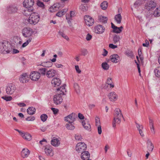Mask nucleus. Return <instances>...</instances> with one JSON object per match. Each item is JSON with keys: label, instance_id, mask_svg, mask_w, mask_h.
Instances as JSON below:
<instances>
[{"label": "nucleus", "instance_id": "nucleus-1", "mask_svg": "<svg viewBox=\"0 0 160 160\" xmlns=\"http://www.w3.org/2000/svg\"><path fill=\"white\" fill-rule=\"evenodd\" d=\"M114 114L113 120L112 122V127L115 128L116 126V123L119 124L121 122V118L122 117L124 119L123 117L121 111L118 108H116L114 111Z\"/></svg>", "mask_w": 160, "mask_h": 160}, {"label": "nucleus", "instance_id": "nucleus-2", "mask_svg": "<svg viewBox=\"0 0 160 160\" xmlns=\"http://www.w3.org/2000/svg\"><path fill=\"white\" fill-rule=\"evenodd\" d=\"M12 48L10 43L6 41L0 42V52L2 53H9L12 50Z\"/></svg>", "mask_w": 160, "mask_h": 160}, {"label": "nucleus", "instance_id": "nucleus-3", "mask_svg": "<svg viewBox=\"0 0 160 160\" xmlns=\"http://www.w3.org/2000/svg\"><path fill=\"white\" fill-rule=\"evenodd\" d=\"M40 16L36 12H33L29 16L28 21L31 24L35 25L39 21Z\"/></svg>", "mask_w": 160, "mask_h": 160}, {"label": "nucleus", "instance_id": "nucleus-4", "mask_svg": "<svg viewBox=\"0 0 160 160\" xmlns=\"http://www.w3.org/2000/svg\"><path fill=\"white\" fill-rule=\"evenodd\" d=\"M34 2V0H24L23 2V5L24 7L28 8L27 12H31L33 11V6Z\"/></svg>", "mask_w": 160, "mask_h": 160}, {"label": "nucleus", "instance_id": "nucleus-5", "mask_svg": "<svg viewBox=\"0 0 160 160\" xmlns=\"http://www.w3.org/2000/svg\"><path fill=\"white\" fill-rule=\"evenodd\" d=\"M16 89V87L14 84H8L6 89V93L8 94L12 95Z\"/></svg>", "mask_w": 160, "mask_h": 160}, {"label": "nucleus", "instance_id": "nucleus-6", "mask_svg": "<svg viewBox=\"0 0 160 160\" xmlns=\"http://www.w3.org/2000/svg\"><path fill=\"white\" fill-rule=\"evenodd\" d=\"M33 32L32 29L29 28H24L22 30V35L26 38H29Z\"/></svg>", "mask_w": 160, "mask_h": 160}, {"label": "nucleus", "instance_id": "nucleus-7", "mask_svg": "<svg viewBox=\"0 0 160 160\" xmlns=\"http://www.w3.org/2000/svg\"><path fill=\"white\" fill-rule=\"evenodd\" d=\"M86 145L84 142H79L77 144L76 149L78 152H82L86 150Z\"/></svg>", "mask_w": 160, "mask_h": 160}, {"label": "nucleus", "instance_id": "nucleus-8", "mask_svg": "<svg viewBox=\"0 0 160 160\" xmlns=\"http://www.w3.org/2000/svg\"><path fill=\"white\" fill-rule=\"evenodd\" d=\"M40 74L39 72L33 71L31 72L29 78L32 81H38L40 77Z\"/></svg>", "mask_w": 160, "mask_h": 160}, {"label": "nucleus", "instance_id": "nucleus-9", "mask_svg": "<svg viewBox=\"0 0 160 160\" xmlns=\"http://www.w3.org/2000/svg\"><path fill=\"white\" fill-rule=\"evenodd\" d=\"M84 19L86 25L88 26H92L94 24V20L90 16L85 15L84 17Z\"/></svg>", "mask_w": 160, "mask_h": 160}, {"label": "nucleus", "instance_id": "nucleus-10", "mask_svg": "<svg viewBox=\"0 0 160 160\" xmlns=\"http://www.w3.org/2000/svg\"><path fill=\"white\" fill-rule=\"evenodd\" d=\"M29 76L27 73H22L20 75L19 78L20 82L22 83H25L28 82L30 79Z\"/></svg>", "mask_w": 160, "mask_h": 160}, {"label": "nucleus", "instance_id": "nucleus-11", "mask_svg": "<svg viewBox=\"0 0 160 160\" xmlns=\"http://www.w3.org/2000/svg\"><path fill=\"white\" fill-rule=\"evenodd\" d=\"M156 5V3L155 2L151 1L145 4V8L148 10H150L155 8Z\"/></svg>", "mask_w": 160, "mask_h": 160}, {"label": "nucleus", "instance_id": "nucleus-12", "mask_svg": "<svg viewBox=\"0 0 160 160\" xmlns=\"http://www.w3.org/2000/svg\"><path fill=\"white\" fill-rule=\"evenodd\" d=\"M62 95L61 94H57L54 96L53 98V101L54 103L56 105H58L61 103L62 102Z\"/></svg>", "mask_w": 160, "mask_h": 160}, {"label": "nucleus", "instance_id": "nucleus-13", "mask_svg": "<svg viewBox=\"0 0 160 160\" xmlns=\"http://www.w3.org/2000/svg\"><path fill=\"white\" fill-rule=\"evenodd\" d=\"M18 8L15 5H11L9 6L7 8V10L9 13H15L17 12Z\"/></svg>", "mask_w": 160, "mask_h": 160}, {"label": "nucleus", "instance_id": "nucleus-14", "mask_svg": "<svg viewBox=\"0 0 160 160\" xmlns=\"http://www.w3.org/2000/svg\"><path fill=\"white\" fill-rule=\"evenodd\" d=\"M95 32L98 34L102 33L105 30V28L101 25H98L94 28Z\"/></svg>", "mask_w": 160, "mask_h": 160}, {"label": "nucleus", "instance_id": "nucleus-15", "mask_svg": "<svg viewBox=\"0 0 160 160\" xmlns=\"http://www.w3.org/2000/svg\"><path fill=\"white\" fill-rule=\"evenodd\" d=\"M57 74V71L55 70L50 69L47 70L46 72V76L48 78H52Z\"/></svg>", "mask_w": 160, "mask_h": 160}, {"label": "nucleus", "instance_id": "nucleus-16", "mask_svg": "<svg viewBox=\"0 0 160 160\" xmlns=\"http://www.w3.org/2000/svg\"><path fill=\"white\" fill-rule=\"evenodd\" d=\"M108 97L110 101L113 102L117 100L118 96L115 92H112L108 95Z\"/></svg>", "mask_w": 160, "mask_h": 160}, {"label": "nucleus", "instance_id": "nucleus-17", "mask_svg": "<svg viewBox=\"0 0 160 160\" xmlns=\"http://www.w3.org/2000/svg\"><path fill=\"white\" fill-rule=\"evenodd\" d=\"M120 57L117 54H114L111 55L110 57V59L112 62L117 63L120 61Z\"/></svg>", "mask_w": 160, "mask_h": 160}, {"label": "nucleus", "instance_id": "nucleus-18", "mask_svg": "<svg viewBox=\"0 0 160 160\" xmlns=\"http://www.w3.org/2000/svg\"><path fill=\"white\" fill-rule=\"evenodd\" d=\"M61 82V80L58 78H54L51 81L52 85L56 87L60 85Z\"/></svg>", "mask_w": 160, "mask_h": 160}, {"label": "nucleus", "instance_id": "nucleus-19", "mask_svg": "<svg viewBox=\"0 0 160 160\" xmlns=\"http://www.w3.org/2000/svg\"><path fill=\"white\" fill-rule=\"evenodd\" d=\"M90 157L89 153L88 151H84L81 154V158L83 160L89 159Z\"/></svg>", "mask_w": 160, "mask_h": 160}, {"label": "nucleus", "instance_id": "nucleus-20", "mask_svg": "<svg viewBox=\"0 0 160 160\" xmlns=\"http://www.w3.org/2000/svg\"><path fill=\"white\" fill-rule=\"evenodd\" d=\"M30 153V151L27 148H23L21 152L22 157L23 158H27L28 156Z\"/></svg>", "mask_w": 160, "mask_h": 160}, {"label": "nucleus", "instance_id": "nucleus-21", "mask_svg": "<svg viewBox=\"0 0 160 160\" xmlns=\"http://www.w3.org/2000/svg\"><path fill=\"white\" fill-rule=\"evenodd\" d=\"M72 114H70L65 117L64 120L66 122H68L69 123H73L75 120V118L72 117Z\"/></svg>", "mask_w": 160, "mask_h": 160}, {"label": "nucleus", "instance_id": "nucleus-22", "mask_svg": "<svg viewBox=\"0 0 160 160\" xmlns=\"http://www.w3.org/2000/svg\"><path fill=\"white\" fill-rule=\"evenodd\" d=\"M111 27L113 29L112 32L117 33H120L122 32V30H120L118 27L116 26L112 22H111Z\"/></svg>", "mask_w": 160, "mask_h": 160}, {"label": "nucleus", "instance_id": "nucleus-23", "mask_svg": "<svg viewBox=\"0 0 160 160\" xmlns=\"http://www.w3.org/2000/svg\"><path fill=\"white\" fill-rule=\"evenodd\" d=\"M149 126L152 133L154 134L155 132L154 127V121L150 117H149Z\"/></svg>", "mask_w": 160, "mask_h": 160}, {"label": "nucleus", "instance_id": "nucleus-24", "mask_svg": "<svg viewBox=\"0 0 160 160\" xmlns=\"http://www.w3.org/2000/svg\"><path fill=\"white\" fill-rule=\"evenodd\" d=\"M147 148L148 151L152 152L154 148V146L151 141L148 140L147 142Z\"/></svg>", "mask_w": 160, "mask_h": 160}, {"label": "nucleus", "instance_id": "nucleus-25", "mask_svg": "<svg viewBox=\"0 0 160 160\" xmlns=\"http://www.w3.org/2000/svg\"><path fill=\"white\" fill-rule=\"evenodd\" d=\"M45 152V153L48 155H49L50 156H52L53 153L52 152V150L51 148L49 147H46L44 149Z\"/></svg>", "mask_w": 160, "mask_h": 160}, {"label": "nucleus", "instance_id": "nucleus-26", "mask_svg": "<svg viewBox=\"0 0 160 160\" xmlns=\"http://www.w3.org/2000/svg\"><path fill=\"white\" fill-rule=\"evenodd\" d=\"M82 124L83 127H84V128L89 131L91 130V126L90 123L87 122H84V121L82 122Z\"/></svg>", "mask_w": 160, "mask_h": 160}, {"label": "nucleus", "instance_id": "nucleus-27", "mask_svg": "<svg viewBox=\"0 0 160 160\" xmlns=\"http://www.w3.org/2000/svg\"><path fill=\"white\" fill-rule=\"evenodd\" d=\"M36 112V109L33 107H30L27 109V112L29 114H34Z\"/></svg>", "mask_w": 160, "mask_h": 160}, {"label": "nucleus", "instance_id": "nucleus-28", "mask_svg": "<svg viewBox=\"0 0 160 160\" xmlns=\"http://www.w3.org/2000/svg\"><path fill=\"white\" fill-rule=\"evenodd\" d=\"M22 136L24 139L28 141L30 140L32 138L31 135L28 133H22Z\"/></svg>", "mask_w": 160, "mask_h": 160}, {"label": "nucleus", "instance_id": "nucleus-29", "mask_svg": "<svg viewBox=\"0 0 160 160\" xmlns=\"http://www.w3.org/2000/svg\"><path fill=\"white\" fill-rule=\"evenodd\" d=\"M66 86V85L64 84L62 87H60L58 88L57 90L58 91H60V92L59 93L61 94H62V95H65L64 92H66V90L65 89V87Z\"/></svg>", "mask_w": 160, "mask_h": 160}, {"label": "nucleus", "instance_id": "nucleus-30", "mask_svg": "<svg viewBox=\"0 0 160 160\" xmlns=\"http://www.w3.org/2000/svg\"><path fill=\"white\" fill-rule=\"evenodd\" d=\"M51 144L54 146H58L60 144V141L57 139H53L51 141Z\"/></svg>", "mask_w": 160, "mask_h": 160}, {"label": "nucleus", "instance_id": "nucleus-31", "mask_svg": "<svg viewBox=\"0 0 160 160\" xmlns=\"http://www.w3.org/2000/svg\"><path fill=\"white\" fill-rule=\"evenodd\" d=\"M98 20L100 22L106 23L107 22L108 18L106 17L101 16L99 17Z\"/></svg>", "mask_w": 160, "mask_h": 160}, {"label": "nucleus", "instance_id": "nucleus-32", "mask_svg": "<svg viewBox=\"0 0 160 160\" xmlns=\"http://www.w3.org/2000/svg\"><path fill=\"white\" fill-rule=\"evenodd\" d=\"M122 18L121 15L120 13L116 15L114 17L115 20L118 24H120L121 22Z\"/></svg>", "mask_w": 160, "mask_h": 160}, {"label": "nucleus", "instance_id": "nucleus-33", "mask_svg": "<svg viewBox=\"0 0 160 160\" xmlns=\"http://www.w3.org/2000/svg\"><path fill=\"white\" fill-rule=\"evenodd\" d=\"M68 124H67L66 125V128L67 129L69 130H74L75 128V127L73 124V123H69Z\"/></svg>", "mask_w": 160, "mask_h": 160}, {"label": "nucleus", "instance_id": "nucleus-34", "mask_svg": "<svg viewBox=\"0 0 160 160\" xmlns=\"http://www.w3.org/2000/svg\"><path fill=\"white\" fill-rule=\"evenodd\" d=\"M47 69L46 68H40L38 70L40 74H41L42 75H46V72H47Z\"/></svg>", "mask_w": 160, "mask_h": 160}, {"label": "nucleus", "instance_id": "nucleus-35", "mask_svg": "<svg viewBox=\"0 0 160 160\" xmlns=\"http://www.w3.org/2000/svg\"><path fill=\"white\" fill-rule=\"evenodd\" d=\"M120 39V37L119 35L115 34L113 36V41L115 44L119 42Z\"/></svg>", "mask_w": 160, "mask_h": 160}, {"label": "nucleus", "instance_id": "nucleus-36", "mask_svg": "<svg viewBox=\"0 0 160 160\" xmlns=\"http://www.w3.org/2000/svg\"><path fill=\"white\" fill-rule=\"evenodd\" d=\"M153 15L154 17H159L160 16V7L157 8L154 11Z\"/></svg>", "mask_w": 160, "mask_h": 160}, {"label": "nucleus", "instance_id": "nucleus-37", "mask_svg": "<svg viewBox=\"0 0 160 160\" xmlns=\"http://www.w3.org/2000/svg\"><path fill=\"white\" fill-rule=\"evenodd\" d=\"M58 9V7H57V5L54 4L49 8V11L52 12H54L57 11Z\"/></svg>", "mask_w": 160, "mask_h": 160}, {"label": "nucleus", "instance_id": "nucleus-38", "mask_svg": "<svg viewBox=\"0 0 160 160\" xmlns=\"http://www.w3.org/2000/svg\"><path fill=\"white\" fill-rule=\"evenodd\" d=\"M108 7V3L107 1H104L102 2L101 4V8L105 10L107 9Z\"/></svg>", "mask_w": 160, "mask_h": 160}, {"label": "nucleus", "instance_id": "nucleus-39", "mask_svg": "<svg viewBox=\"0 0 160 160\" xmlns=\"http://www.w3.org/2000/svg\"><path fill=\"white\" fill-rule=\"evenodd\" d=\"M74 88L76 92L78 94L80 92V88L78 84L77 83H74L73 84Z\"/></svg>", "mask_w": 160, "mask_h": 160}, {"label": "nucleus", "instance_id": "nucleus-40", "mask_svg": "<svg viewBox=\"0 0 160 160\" xmlns=\"http://www.w3.org/2000/svg\"><path fill=\"white\" fill-rule=\"evenodd\" d=\"M102 67L105 70H108L109 68V66L107 63L104 62L102 63Z\"/></svg>", "mask_w": 160, "mask_h": 160}, {"label": "nucleus", "instance_id": "nucleus-41", "mask_svg": "<svg viewBox=\"0 0 160 160\" xmlns=\"http://www.w3.org/2000/svg\"><path fill=\"white\" fill-rule=\"evenodd\" d=\"M48 118V117L47 115L45 114H42L40 117L41 121L43 122H45L47 120Z\"/></svg>", "mask_w": 160, "mask_h": 160}, {"label": "nucleus", "instance_id": "nucleus-42", "mask_svg": "<svg viewBox=\"0 0 160 160\" xmlns=\"http://www.w3.org/2000/svg\"><path fill=\"white\" fill-rule=\"evenodd\" d=\"M58 34L60 36H61L62 37L64 38V39H66L67 41H68L69 40V38L63 32L61 31H59L58 32Z\"/></svg>", "mask_w": 160, "mask_h": 160}, {"label": "nucleus", "instance_id": "nucleus-43", "mask_svg": "<svg viewBox=\"0 0 160 160\" xmlns=\"http://www.w3.org/2000/svg\"><path fill=\"white\" fill-rule=\"evenodd\" d=\"M154 72L155 76L156 77H160V68H157L154 70Z\"/></svg>", "mask_w": 160, "mask_h": 160}, {"label": "nucleus", "instance_id": "nucleus-44", "mask_svg": "<svg viewBox=\"0 0 160 160\" xmlns=\"http://www.w3.org/2000/svg\"><path fill=\"white\" fill-rule=\"evenodd\" d=\"M43 65L42 66L46 67H50L52 65V63L51 62H47L43 63Z\"/></svg>", "mask_w": 160, "mask_h": 160}, {"label": "nucleus", "instance_id": "nucleus-45", "mask_svg": "<svg viewBox=\"0 0 160 160\" xmlns=\"http://www.w3.org/2000/svg\"><path fill=\"white\" fill-rule=\"evenodd\" d=\"M32 39V38H29L28 40L22 44V47L24 48L28 45L29 43L31 42Z\"/></svg>", "mask_w": 160, "mask_h": 160}, {"label": "nucleus", "instance_id": "nucleus-46", "mask_svg": "<svg viewBox=\"0 0 160 160\" xmlns=\"http://www.w3.org/2000/svg\"><path fill=\"white\" fill-rule=\"evenodd\" d=\"M37 5L39 7L42 8H44V5L43 2L41 1L38 0L37 2Z\"/></svg>", "mask_w": 160, "mask_h": 160}, {"label": "nucleus", "instance_id": "nucleus-47", "mask_svg": "<svg viewBox=\"0 0 160 160\" xmlns=\"http://www.w3.org/2000/svg\"><path fill=\"white\" fill-rule=\"evenodd\" d=\"M2 98L6 100L7 101H11L12 98L11 96H3L2 97Z\"/></svg>", "mask_w": 160, "mask_h": 160}, {"label": "nucleus", "instance_id": "nucleus-48", "mask_svg": "<svg viewBox=\"0 0 160 160\" xmlns=\"http://www.w3.org/2000/svg\"><path fill=\"white\" fill-rule=\"evenodd\" d=\"M81 52L82 53L81 54L82 55L86 56L88 53V51L85 48H83L81 50Z\"/></svg>", "mask_w": 160, "mask_h": 160}, {"label": "nucleus", "instance_id": "nucleus-49", "mask_svg": "<svg viewBox=\"0 0 160 160\" xmlns=\"http://www.w3.org/2000/svg\"><path fill=\"white\" fill-rule=\"evenodd\" d=\"M65 12L64 11H59L58 12H57L56 14V15L57 16L59 17H61L63 15L65 14Z\"/></svg>", "mask_w": 160, "mask_h": 160}, {"label": "nucleus", "instance_id": "nucleus-50", "mask_svg": "<svg viewBox=\"0 0 160 160\" xmlns=\"http://www.w3.org/2000/svg\"><path fill=\"white\" fill-rule=\"evenodd\" d=\"M34 116H29L26 118V120L28 121H33L35 119Z\"/></svg>", "mask_w": 160, "mask_h": 160}, {"label": "nucleus", "instance_id": "nucleus-51", "mask_svg": "<svg viewBox=\"0 0 160 160\" xmlns=\"http://www.w3.org/2000/svg\"><path fill=\"white\" fill-rule=\"evenodd\" d=\"M135 123L136 125L137 128L138 130L142 129L143 128V126L142 125H140L137 122H135Z\"/></svg>", "mask_w": 160, "mask_h": 160}, {"label": "nucleus", "instance_id": "nucleus-52", "mask_svg": "<svg viewBox=\"0 0 160 160\" xmlns=\"http://www.w3.org/2000/svg\"><path fill=\"white\" fill-rule=\"evenodd\" d=\"M95 123L96 126L100 125V121L99 118L97 117L95 118Z\"/></svg>", "mask_w": 160, "mask_h": 160}, {"label": "nucleus", "instance_id": "nucleus-53", "mask_svg": "<svg viewBox=\"0 0 160 160\" xmlns=\"http://www.w3.org/2000/svg\"><path fill=\"white\" fill-rule=\"evenodd\" d=\"M51 110L53 112L54 114H57L58 112V110L57 109L52 108H51Z\"/></svg>", "mask_w": 160, "mask_h": 160}, {"label": "nucleus", "instance_id": "nucleus-54", "mask_svg": "<svg viewBox=\"0 0 160 160\" xmlns=\"http://www.w3.org/2000/svg\"><path fill=\"white\" fill-rule=\"evenodd\" d=\"M92 38V36L90 35L89 33H88L86 37V39L87 41L90 40Z\"/></svg>", "mask_w": 160, "mask_h": 160}, {"label": "nucleus", "instance_id": "nucleus-55", "mask_svg": "<svg viewBox=\"0 0 160 160\" xmlns=\"http://www.w3.org/2000/svg\"><path fill=\"white\" fill-rule=\"evenodd\" d=\"M98 133L99 134H101L102 133V128L101 127L100 125H99L98 126Z\"/></svg>", "mask_w": 160, "mask_h": 160}, {"label": "nucleus", "instance_id": "nucleus-56", "mask_svg": "<svg viewBox=\"0 0 160 160\" xmlns=\"http://www.w3.org/2000/svg\"><path fill=\"white\" fill-rule=\"evenodd\" d=\"M109 48L112 49H115L117 48V45H114L113 44L111 43L109 44Z\"/></svg>", "mask_w": 160, "mask_h": 160}, {"label": "nucleus", "instance_id": "nucleus-57", "mask_svg": "<svg viewBox=\"0 0 160 160\" xmlns=\"http://www.w3.org/2000/svg\"><path fill=\"white\" fill-rule=\"evenodd\" d=\"M75 69H76L77 72L78 73H81V71L80 70V69L79 68V66L78 65H76L75 66Z\"/></svg>", "mask_w": 160, "mask_h": 160}, {"label": "nucleus", "instance_id": "nucleus-58", "mask_svg": "<svg viewBox=\"0 0 160 160\" xmlns=\"http://www.w3.org/2000/svg\"><path fill=\"white\" fill-rule=\"evenodd\" d=\"M75 138L76 140H81V135L77 134L75 135Z\"/></svg>", "mask_w": 160, "mask_h": 160}, {"label": "nucleus", "instance_id": "nucleus-59", "mask_svg": "<svg viewBox=\"0 0 160 160\" xmlns=\"http://www.w3.org/2000/svg\"><path fill=\"white\" fill-rule=\"evenodd\" d=\"M111 82H112V79L111 78H108L107 79V81L106 82V84H105V86L107 85V84H109V83H111Z\"/></svg>", "mask_w": 160, "mask_h": 160}, {"label": "nucleus", "instance_id": "nucleus-60", "mask_svg": "<svg viewBox=\"0 0 160 160\" xmlns=\"http://www.w3.org/2000/svg\"><path fill=\"white\" fill-rule=\"evenodd\" d=\"M78 116L79 118L81 120L83 119L84 118L83 115L80 113L78 114Z\"/></svg>", "mask_w": 160, "mask_h": 160}, {"label": "nucleus", "instance_id": "nucleus-61", "mask_svg": "<svg viewBox=\"0 0 160 160\" xmlns=\"http://www.w3.org/2000/svg\"><path fill=\"white\" fill-rule=\"evenodd\" d=\"M149 45V43L148 41L146 42V43H143L142 44V46L144 47H148Z\"/></svg>", "mask_w": 160, "mask_h": 160}, {"label": "nucleus", "instance_id": "nucleus-62", "mask_svg": "<svg viewBox=\"0 0 160 160\" xmlns=\"http://www.w3.org/2000/svg\"><path fill=\"white\" fill-rule=\"evenodd\" d=\"M103 51H104V52L102 54V55L103 56H107V55L108 54V51L105 49H103Z\"/></svg>", "mask_w": 160, "mask_h": 160}, {"label": "nucleus", "instance_id": "nucleus-63", "mask_svg": "<svg viewBox=\"0 0 160 160\" xmlns=\"http://www.w3.org/2000/svg\"><path fill=\"white\" fill-rule=\"evenodd\" d=\"M18 105L21 107H25L26 105L24 103L22 102L18 104Z\"/></svg>", "mask_w": 160, "mask_h": 160}, {"label": "nucleus", "instance_id": "nucleus-64", "mask_svg": "<svg viewBox=\"0 0 160 160\" xmlns=\"http://www.w3.org/2000/svg\"><path fill=\"white\" fill-rule=\"evenodd\" d=\"M127 55L129 56L132 57L133 56L132 52L131 51L127 53Z\"/></svg>", "mask_w": 160, "mask_h": 160}]
</instances>
